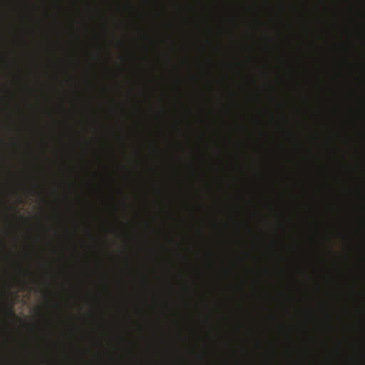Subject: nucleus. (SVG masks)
<instances>
[{"label": "nucleus", "mask_w": 365, "mask_h": 365, "mask_svg": "<svg viewBox=\"0 0 365 365\" xmlns=\"http://www.w3.org/2000/svg\"><path fill=\"white\" fill-rule=\"evenodd\" d=\"M9 313L11 314V316H14V312L13 310H10Z\"/></svg>", "instance_id": "obj_1"}]
</instances>
